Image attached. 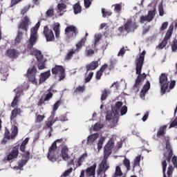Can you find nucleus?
I'll use <instances>...</instances> for the list:
<instances>
[{"instance_id": "obj_52", "label": "nucleus", "mask_w": 177, "mask_h": 177, "mask_svg": "<svg viewBox=\"0 0 177 177\" xmlns=\"http://www.w3.org/2000/svg\"><path fill=\"white\" fill-rule=\"evenodd\" d=\"M92 1L93 0H84L86 9H88L92 5Z\"/></svg>"}, {"instance_id": "obj_59", "label": "nucleus", "mask_w": 177, "mask_h": 177, "mask_svg": "<svg viewBox=\"0 0 177 177\" xmlns=\"http://www.w3.org/2000/svg\"><path fill=\"white\" fill-rule=\"evenodd\" d=\"M62 154L68 153V147L67 146H64L61 151Z\"/></svg>"}, {"instance_id": "obj_33", "label": "nucleus", "mask_w": 177, "mask_h": 177, "mask_svg": "<svg viewBox=\"0 0 177 177\" xmlns=\"http://www.w3.org/2000/svg\"><path fill=\"white\" fill-rule=\"evenodd\" d=\"M85 55L87 57H92L95 55V50H93L91 47H86L85 50Z\"/></svg>"}, {"instance_id": "obj_54", "label": "nucleus", "mask_w": 177, "mask_h": 177, "mask_svg": "<svg viewBox=\"0 0 177 177\" xmlns=\"http://www.w3.org/2000/svg\"><path fill=\"white\" fill-rule=\"evenodd\" d=\"M46 15L47 17H52V16H53V8H50L48 10Z\"/></svg>"}, {"instance_id": "obj_56", "label": "nucleus", "mask_w": 177, "mask_h": 177, "mask_svg": "<svg viewBox=\"0 0 177 177\" xmlns=\"http://www.w3.org/2000/svg\"><path fill=\"white\" fill-rule=\"evenodd\" d=\"M126 49H125V47H122L120 51L118 52V56H124V55H125V52H126Z\"/></svg>"}, {"instance_id": "obj_5", "label": "nucleus", "mask_w": 177, "mask_h": 177, "mask_svg": "<svg viewBox=\"0 0 177 177\" xmlns=\"http://www.w3.org/2000/svg\"><path fill=\"white\" fill-rule=\"evenodd\" d=\"M63 142V139H58L56 140L53 142L51 146L49 147L47 158L49 161L51 162H56L57 160V146L56 145L57 143L59 142L62 143Z\"/></svg>"}, {"instance_id": "obj_57", "label": "nucleus", "mask_w": 177, "mask_h": 177, "mask_svg": "<svg viewBox=\"0 0 177 177\" xmlns=\"http://www.w3.org/2000/svg\"><path fill=\"white\" fill-rule=\"evenodd\" d=\"M84 91V86H78L75 88V92L77 93H82Z\"/></svg>"}, {"instance_id": "obj_36", "label": "nucleus", "mask_w": 177, "mask_h": 177, "mask_svg": "<svg viewBox=\"0 0 177 177\" xmlns=\"http://www.w3.org/2000/svg\"><path fill=\"white\" fill-rule=\"evenodd\" d=\"M166 129H167V125L160 127L159 130L158 131L157 136H164V135H165Z\"/></svg>"}, {"instance_id": "obj_9", "label": "nucleus", "mask_w": 177, "mask_h": 177, "mask_svg": "<svg viewBox=\"0 0 177 177\" xmlns=\"http://www.w3.org/2000/svg\"><path fill=\"white\" fill-rule=\"evenodd\" d=\"M52 73L53 74H55V75H59V81H62V80H64L66 78V75L64 73V68L62 66H55V68H52Z\"/></svg>"}, {"instance_id": "obj_42", "label": "nucleus", "mask_w": 177, "mask_h": 177, "mask_svg": "<svg viewBox=\"0 0 177 177\" xmlns=\"http://www.w3.org/2000/svg\"><path fill=\"white\" fill-rule=\"evenodd\" d=\"M19 97H20V94L17 93L13 101L12 102V104H11L12 107H16L17 106V103H19Z\"/></svg>"}, {"instance_id": "obj_50", "label": "nucleus", "mask_w": 177, "mask_h": 177, "mask_svg": "<svg viewBox=\"0 0 177 177\" xmlns=\"http://www.w3.org/2000/svg\"><path fill=\"white\" fill-rule=\"evenodd\" d=\"M158 12L159 16H164V7L162 6V3L159 4L158 6Z\"/></svg>"}, {"instance_id": "obj_8", "label": "nucleus", "mask_w": 177, "mask_h": 177, "mask_svg": "<svg viewBox=\"0 0 177 177\" xmlns=\"http://www.w3.org/2000/svg\"><path fill=\"white\" fill-rule=\"evenodd\" d=\"M156 16V8L153 7L152 10H149L148 12V15L145 16H142L140 19V23H150L152 21L153 19H154Z\"/></svg>"}, {"instance_id": "obj_7", "label": "nucleus", "mask_w": 177, "mask_h": 177, "mask_svg": "<svg viewBox=\"0 0 177 177\" xmlns=\"http://www.w3.org/2000/svg\"><path fill=\"white\" fill-rule=\"evenodd\" d=\"M159 82L161 87V95H165L169 85V82H168V76H167L165 73H162L160 76Z\"/></svg>"}, {"instance_id": "obj_29", "label": "nucleus", "mask_w": 177, "mask_h": 177, "mask_svg": "<svg viewBox=\"0 0 177 177\" xmlns=\"http://www.w3.org/2000/svg\"><path fill=\"white\" fill-rule=\"evenodd\" d=\"M122 6H124V4H122V3H120L113 5L112 8H114V12L115 13L120 15V13H121V10H122Z\"/></svg>"}, {"instance_id": "obj_35", "label": "nucleus", "mask_w": 177, "mask_h": 177, "mask_svg": "<svg viewBox=\"0 0 177 177\" xmlns=\"http://www.w3.org/2000/svg\"><path fill=\"white\" fill-rule=\"evenodd\" d=\"M85 41H86V38L82 39L81 41L76 44V49L74 50L76 52H80V49H81L84 44H85Z\"/></svg>"}, {"instance_id": "obj_64", "label": "nucleus", "mask_w": 177, "mask_h": 177, "mask_svg": "<svg viewBox=\"0 0 177 177\" xmlns=\"http://www.w3.org/2000/svg\"><path fill=\"white\" fill-rule=\"evenodd\" d=\"M177 125V118H176L171 124L169 126V128H174V127H176Z\"/></svg>"}, {"instance_id": "obj_15", "label": "nucleus", "mask_w": 177, "mask_h": 177, "mask_svg": "<svg viewBox=\"0 0 177 177\" xmlns=\"http://www.w3.org/2000/svg\"><path fill=\"white\" fill-rule=\"evenodd\" d=\"M19 132V130L17 129V127L15 126L13 129L12 130V133L10 135V133L9 132V130L6 128V131L4 134V138L6 139H14V138H16V136L17 135Z\"/></svg>"}, {"instance_id": "obj_60", "label": "nucleus", "mask_w": 177, "mask_h": 177, "mask_svg": "<svg viewBox=\"0 0 177 177\" xmlns=\"http://www.w3.org/2000/svg\"><path fill=\"white\" fill-rule=\"evenodd\" d=\"M17 115V110L14 109L11 113V120H14V118H16V116Z\"/></svg>"}, {"instance_id": "obj_27", "label": "nucleus", "mask_w": 177, "mask_h": 177, "mask_svg": "<svg viewBox=\"0 0 177 177\" xmlns=\"http://www.w3.org/2000/svg\"><path fill=\"white\" fill-rule=\"evenodd\" d=\"M99 66V62H93L90 64L86 65V74H88V71H91V70H96Z\"/></svg>"}, {"instance_id": "obj_44", "label": "nucleus", "mask_w": 177, "mask_h": 177, "mask_svg": "<svg viewBox=\"0 0 177 177\" xmlns=\"http://www.w3.org/2000/svg\"><path fill=\"white\" fill-rule=\"evenodd\" d=\"M140 160H142L141 156H138L134 159L133 168H135V167H139V165H140Z\"/></svg>"}, {"instance_id": "obj_51", "label": "nucleus", "mask_w": 177, "mask_h": 177, "mask_svg": "<svg viewBox=\"0 0 177 177\" xmlns=\"http://www.w3.org/2000/svg\"><path fill=\"white\" fill-rule=\"evenodd\" d=\"M171 50L172 52H176L177 50V40L175 39L171 44Z\"/></svg>"}, {"instance_id": "obj_17", "label": "nucleus", "mask_w": 177, "mask_h": 177, "mask_svg": "<svg viewBox=\"0 0 177 177\" xmlns=\"http://www.w3.org/2000/svg\"><path fill=\"white\" fill-rule=\"evenodd\" d=\"M56 121H59V120H57V118H55L54 120H52L51 118H49L48 120V121L46 122V129H48L49 131V137L50 138V136H52V126L53 125V124H55V122H56Z\"/></svg>"}, {"instance_id": "obj_39", "label": "nucleus", "mask_w": 177, "mask_h": 177, "mask_svg": "<svg viewBox=\"0 0 177 177\" xmlns=\"http://www.w3.org/2000/svg\"><path fill=\"white\" fill-rule=\"evenodd\" d=\"M123 165L127 168V171H130L131 169V161L129 159L127 158V157L124 158L123 160Z\"/></svg>"}, {"instance_id": "obj_14", "label": "nucleus", "mask_w": 177, "mask_h": 177, "mask_svg": "<svg viewBox=\"0 0 177 177\" xmlns=\"http://www.w3.org/2000/svg\"><path fill=\"white\" fill-rule=\"evenodd\" d=\"M162 174L163 177H171L172 176V174L174 173V169L172 167V165H169L167 169V176L165 174V171L167 169V160H163L162 162Z\"/></svg>"}, {"instance_id": "obj_19", "label": "nucleus", "mask_w": 177, "mask_h": 177, "mask_svg": "<svg viewBox=\"0 0 177 177\" xmlns=\"http://www.w3.org/2000/svg\"><path fill=\"white\" fill-rule=\"evenodd\" d=\"M28 24H30V19L25 17L22 20V22L19 24V28L27 31V30H28Z\"/></svg>"}, {"instance_id": "obj_53", "label": "nucleus", "mask_w": 177, "mask_h": 177, "mask_svg": "<svg viewBox=\"0 0 177 177\" xmlns=\"http://www.w3.org/2000/svg\"><path fill=\"white\" fill-rule=\"evenodd\" d=\"M72 172H73V168H70L68 170L65 171L61 176L67 177Z\"/></svg>"}, {"instance_id": "obj_38", "label": "nucleus", "mask_w": 177, "mask_h": 177, "mask_svg": "<svg viewBox=\"0 0 177 177\" xmlns=\"http://www.w3.org/2000/svg\"><path fill=\"white\" fill-rule=\"evenodd\" d=\"M169 38H171V37H168L167 36L165 37V38L162 40V41L159 44V48L160 49H164V48H165V46H167V44L168 43V39Z\"/></svg>"}, {"instance_id": "obj_4", "label": "nucleus", "mask_w": 177, "mask_h": 177, "mask_svg": "<svg viewBox=\"0 0 177 177\" xmlns=\"http://www.w3.org/2000/svg\"><path fill=\"white\" fill-rule=\"evenodd\" d=\"M145 55H146V50H143L140 54L138 59L136 61V73L138 74V77L136 80V83L133 86L134 88H138V86L140 85V82H142V81H145V80L146 79V77H147L146 73L140 74V73H142V67H143V63L145 62Z\"/></svg>"}, {"instance_id": "obj_23", "label": "nucleus", "mask_w": 177, "mask_h": 177, "mask_svg": "<svg viewBox=\"0 0 177 177\" xmlns=\"http://www.w3.org/2000/svg\"><path fill=\"white\" fill-rule=\"evenodd\" d=\"M0 73L1 77V81H6L9 73H8V67L1 68L0 69Z\"/></svg>"}, {"instance_id": "obj_24", "label": "nucleus", "mask_w": 177, "mask_h": 177, "mask_svg": "<svg viewBox=\"0 0 177 177\" xmlns=\"http://www.w3.org/2000/svg\"><path fill=\"white\" fill-rule=\"evenodd\" d=\"M7 56L8 57H11L12 59H16V57H19V51L16 50H8L6 52Z\"/></svg>"}, {"instance_id": "obj_62", "label": "nucleus", "mask_w": 177, "mask_h": 177, "mask_svg": "<svg viewBox=\"0 0 177 177\" xmlns=\"http://www.w3.org/2000/svg\"><path fill=\"white\" fill-rule=\"evenodd\" d=\"M167 27H168V22L163 23L160 27V31H164V30H167Z\"/></svg>"}, {"instance_id": "obj_55", "label": "nucleus", "mask_w": 177, "mask_h": 177, "mask_svg": "<svg viewBox=\"0 0 177 177\" xmlns=\"http://www.w3.org/2000/svg\"><path fill=\"white\" fill-rule=\"evenodd\" d=\"M92 77H93V72H90L88 76L85 79V82H89V81L92 80Z\"/></svg>"}, {"instance_id": "obj_49", "label": "nucleus", "mask_w": 177, "mask_h": 177, "mask_svg": "<svg viewBox=\"0 0 177 177\" xmlns=\"http://www.w3.org/2000/svg\"><path fill=\"white\" fill-rule=\"evenodd\" d=\"M100 39H102V34L101 33H97L95 35V45H96L99 41H100Z\"/></svg>"}, {"instance_id": "obj_48", "label": "nucleus", "mask_w": 177, "mask_h": 177, "mask_svg": "<svg viewBox=\"0 0 177 177\" xmlns=\"http://www.w3.org/2000/svg\"><path fill=\"white\" fill-rule=\"evenodd\" d=\"M59 12H66V6L64 3H59L57 6Z\"/></svg>"}, {"instance_id": "obj_21", "label": "nucleus", "mask_w": 177, "mask_h": 177, "mask_svg": "<svg viewBox=\"0 0 177 177\" xmlns=\"http://www.w3.org/2000/svg\"><path fill=\"white\" fill-rule=\"evenodd\" d=\"M19 156V149L17 148H14L12 151L9 153V155L7 156V160L8 161H10L11 160H13V158H17V156Z\"/></svg>"}, {"instance_id": "obj_63", "label": "nucleus", "mask_w": 177, "mask_h": 177, "mask_svg": "<svg viewBox=\"0 0 177 177\" xmlns=\"http://www.w3.org/2000/svg\"><path fill=\"white\" fill-rule=\"evenodd\" d=\"M30 9V6H26L23 8V10L21 11V15H24L26 12H28V10Z\"/></svg>"}, {"instance_id": "obj_2", "label": "nucleus", "mask_w": 177, "mask_h": 177, "mask_svg": "<svg viewBox=\"0 0 177 177\" xmlns=\"http://www.w3.org/2000/svg\"><path fill=\"white\" fill-rule=\"evenodd\" d=\"M112 113L108 112L106 115V120L111 124V128H114L118 124L120 115H125L128 113V106H122V102L118 101L115 106L111 108Z\"/></svg>"}, {"instance_id": "obj_47", "label": "nucleus", "mask_w": 177, "mask_h": 177, "mask_svg": "<svg viewBox=\"0 0 177 177\" xmlns=\"http://www.w3.org/2000/svg\"><path fill=\"white\" fill-rule=\"evenodd\" d=\"M174 31V25H171L166 33V37L171 38L172 37V32Z\"/></svg>"}, {"instance_id": "obj_20", "label": "nucleus", "mask_w": 177, "mask_h": 177, "mask_svg": "<svg viewBox=\"0 0 177 177\" xmlns=\"http://www.w3.org/2000/svg\"><path fill=\"white\" fill-rule=\"evenodd\" d=\"M97 138H99V133H97L88 136L86 140V145L92 146V145H93V142H95V140H96V139H97Z\"/></svg>"}, {"instance_id": "obj_22", "label": "nucleus", "mask_w": 177, "mask_h": 177, "mask_svg": "<svg viewBox=\"0 0 177 177\" xmlns=\"http://www.w3.org/2000/svg\"><path fill=\"white\" fill-rule=\"evenodd\" d=\"M53 30L55 34L56 38H59L60 37V24L59 22L55 23L53 26Z\"/></svg>"}, {"instance_id": "obj_61", "label": "nucleus", "mask_w": 177, "mask_h": 177, "mask_svg": "<svg viewBox=\"0 0 177 177\" xmlns=\"http://www.w3.org/2000/svg\"><path fill=\"white\" fill-rule=\"evenodd\" d=\"M45 118V116L41 115H38L37 117V122H42L44 121V119Z\"/></svg>"}, {"instance_id": "obj_3", "label": "nucleus", "mask_w": 177, "mask_h": 177, "mask_svg": "<svg viewBox=\"0 0 177 177\" xmlns=\"http://www.w3.org/2000/svg\"><path fill=\"white\" fill-rule=\"evenodd\" d=\"M114 148V140L111 138L106 146L104 148V159L100 165V170L97 172L98 177H104L106 176V173L104 171H107L109 168L107 165V158L110 154H111V150Z\"/></svg>"}, {"instance_id": "obj_10", "label": "nucleus", "mask_w": 177, "mask_h": 177, "mask_svg": "<svg viewBox=\"0 0 177 177\" xmlns=\"http://www.w3.org/2000/svg\"><path fill=\"white\" fill-rule=\"evenodd\" d=\"M44 35L46 39V42H53L55 41V34H53V30L49 29V27L44 26Z\"/></svg>"}, {"instance_id": "obj_13", "label": "nucleus", "mask_w": 177, "mask_h": 177, "mask_svg": "<svg viewBox=\"0 0 177 177\" xmlns=\"http://www.w3.org/2000/svg\"><path fill=\"white\" fill-rule=\"evenodd\" d=\"M35 74H37V68L33 66L28 70V78L32 84H37V79H35Z\"/></svg>"}, {"instance_id": "obj_18", "label": "nucleus", "mask_w": 177, "mask_h": 177, "mask_svg": "<svg viewBox=\"0 0 177 177\" xmlns=\"http://www.w3.org/2000/svg\"><path fill=\"white\" fill-rule=\"evenodd\" d=\"M149 89H150V82L147 81L140 91V96L142 100H145V96H146V93L149 92Z\"/></svg>"}, {"instance_id": "obj_40", "label": "nucleus", "mask_w": 177, "mask_h": 177, "mask_svg": "<svg viewBox=\"0 0 177 177\" xmlns=\"http://www.w3.org/2000/svg\"><path fill=\"white\" fill-rule=\"evenodd\" d=\"M87 157H88V153H85L79 158V160L77 161V164H78L79 167H81V165H82V162H84V161H85V160Z\"/></svg>"}, {"instance_id": "obj_41", "label": "nucleus", "mask_w": 177, "mask_h": 177, "mask_svg": "<svg viewBox=\"0 0 177 177\" xmlns=\"http://www.w3.org/2000/svg\"><path fill=\"white\" fill-rule=\"evenodd\" d=\"M106 140V137H101L98 141L97 143V149L98 151L101 150L102 147H103V143H104V141Z\"/></svg>"}, {"instance_id": "obj_26", "label": "nucleus", "mask_w": 177, "mask_h": 177, "mask_svg": "<svg viewBox=\"0 0 177 177\" xmlns=\"http://www.w3.org/2000/svg\"><path fill=\"white\" fill-rule=\"evenodd\" d=\"M49 77H50V71L41 73L39 78V84L45 82V81H46Z\"/></svg>"}, {"instance_id": "obj_30", "label": "nucleus", "mask_w": 177, "mask_h": 177, "mask_svg": "<svg viewBox=\"0 0 177 177\" xmlns=\"http://www.w3.org/2000/svg\"><path fill=\"white\" fill-rule=\"evenodd\" d=\"M108 65L104 64V66H102L100 71L97 72L96 74V80H100L102 75L103 71H106L107 70Z\"/></svg>"}, {"instance_id": "obj_58", "label": "nucleus", "mask_w": 177, "mask_h": 177, "mask_svg": "<svg viewBox=\"0 0 177 177\" xmlns=\"http://www.w3.org/2000/svg\"><path fill=\"white\" fill-rule=\"evenodd\" d=\"M58 121H62V122H64L65 121H68V118H67V116L66 115L60 116L59 118H57Z\"/></svg>"}, {"instance_id": "obj_11", "label": "nucleus", "mask_w": 177, "mask_h": 177, "mask_svg": "<svg viewBox=\"0 0 177 177\" xmlns=\"http://www.w3.org/2000/svg\"><path fill=\"white\" fill-rule=\"evenodd\" d=\"M30 160V152H26L22 155V158L18 162V167L15 169H23V166L26 165Z\"/></svg>"}, {"instance_id": "obj_34", "label": "nucleus", "mask_w": 177, "mask_h": 177, "mask_svg": "<svg viewBox=\"0 0 177 177\" xmlns=\"http://www.w3.org/2000/svg\"><path fill=\"white\" fill-rule=\"evenodd\" d=\"M103 127H104V124L100 122H98L93 126V130L95 131H100Z\"/></svg>"}, {"instance_id": "obj_43", "label": "nucleus", "mask_w": 177, "mask_h": 177, "mask_svg": "<svg viewBox=\"0 0 177 177\" xmlns=\"http://www.w3.org/2000/svg\"><path fill=\"white\" fill-rule=\"evenodd\" d=\"M73 10L75 15H78V13H81V6L78 3H75L73 6Z\"/></svg>"}, {"instance_id": "obj_12", "label": "nucleus", "mask_w": 177, "mask_h": 177, "mask_svg": "<svg viewBox=\"0 0 177 177\" xmlns=\"http://www.w3.org/2000/svg\"><path fill=\"white\" fill-rule=\"evenodd\" d=\"M163 141L165 145V150H167L168 153L167 161L168 162H171V158H172L173 153L172 149H171V144L169 143V137H165Z\"/></svg>"}, {"instance_id": "obj_32", "label": "nucleus", "mask_w": 177, "mask_h": 177, "mask_svg": "<svg viewBox=\"0 0 177 177\" xmlns=\"http://www.w3.org/2000/svg\"><path fill=\"white\" fill-rule=\"evenodd\" d=\"M111 93V91H110V89H105L102 91L101 95L102 102H103V100H106V99H107V96H109Z\"/></svg>"}, {"instance_id": "obj_37", "label": "nucleus", "mask_w": 177, "mask_h": 177, "mask_svg": "<svg viewBox=\"0 0 177 177\" xmlns=\"http://www.w3.org/2000/svg\"><path fill=\"white\" fill-rule=\"evenodd\" d=\"M21 39H23V32H19L15 40V45H19L21 42Z\"/></svg>"}, {"instance_id": "obj_28", "label": "nucleus", "mask_w": 177, "mask_h": 177, "mask_svg": "<svg viewBox=\"0 0 177 177\" xmlns=\"http://www.w3.org/2000/svg\"><path fill=\"white\" fill-rule=\"evenodd\" d=\"M75 52H77V51L73 48L69 49L67 52L66 56L65 57V60L67 62L71 60V59H73V56L74 55V53H75Z\"/></svg>"}, {"instance_id": "obj_45", "label": "nucleus", "mask_w": 177, "mask_h": 177, "mask_svg": "<svg viewBox=\"0 0 177 177\" xmlns=\"http://www.w3.org/2000/svg\"><path fill=\"white\" fill-rule=\"evenodd\" d=\"M62 104V101L58 100L56 103L54 104L53 106V112L52 113H55V111H57V109Z\"/></svg>"}, {"instance_id": "obj_1", "label": "nucleus", "mask_w": 177, "mask_h": 177, "mask_svg": "<svg viewBox=\"0 0 177 177\" xmlns=\"http://www.w3.org/2000/svg\"><path fill=\"white\" fill-rule=\"evenodd\" d=\"M41 24L37 22L35 26L32 28L30 30V37L28 44V52H29L30 55H32V56H35L36 59L39 62L38 64L39 70H44V68H45V61H44V55L40 50L32 48L34 44H35L37 42V39H38V28H39Z\"/></svg>"}, {"instance_id": "obj_16", "label": "nucleus", "mask_w": 177, "mask_h": 177, "mask_svg": "<svg viewBox=\"0 0 177 177\" xmlns=\"http://www.w3.org/2000/svg\"><path fill=\"white\" fill-rule=\"evenodd\" d=\"M77 28L74 26H70L66 28L65 29V34L66 35H70L72 38H75V36L77 35Z\"/></svg>"}, {"instance_id": "obj_31", "label": "nucleus", "mask_w": 177, "mask_h": 177, "mask_svg": "<svg viewBox=\"0 0 177 177\" xmlns=\"http://www.w3.org/2000/svg\"><path fill=\"white\" fill-rule=\"evenodd\" d=\"M53 88L52 87H50L46 92V93L45 94V98H44V102H49V100H50V99H52L53 96V93H52V91Z\"/></svg>"}, {"instance_id": "obj_46", "label": "nucleus", "mask_w": 177, "mask_h": 177, "mask_svg": "<svg viewBox=\"0 0 177 177\" xmlns=\"http://www.w3.org/2000/svg\"><path fill=\"white\" fill-rule=\"evenodd\" d=\"M102 14L103 17H109V16H111L113 12H111V11H106L104 8H102Z\"/></svg>"}, {"instance_id": "obj_25", "label": "nucleus", "mask_w": 177, "mask_h": 177, "mask_svg": "<svg viewBox=\"0 0 177 177\" xmlns=\"http://www.w3.org/2000/svg\"><path fill=\"white\" fill-rule=\"evenodd\" d=\"M96 169V164L89 167L86 169V174L87 176H95V171Z\"/></svg>"}, {"instance_id": "obj_6", "label": "nucleus", "mask_w": 177, "mask_h": 177, "mask_svg": "<svg viewBox=\"0 0 177 177\" xmlns=\"http://www.w3.org/2000/svg\"><path fill=\"white\" fill-rule=\"evenodd\" d=\"M139 27V25L136 24L135 21H132L131 20H128L125 24L124 26L119 28L120 32H122V31H127L128 32H132V31H135Z\"/></svg>"}]
</instances>
